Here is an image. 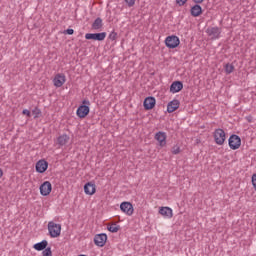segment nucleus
<instances>
[{
	"instance_id": "obj_32",
	"label": "nucleus",
	"mask_w": 256,
	"mask_h": 256,
	"mask_svg": "<svg viewBox=\"0 0 256 256\" xmlns=\"http://www.w3.org/2000/svg\"><path fill=\"white\" fill-rule=\"evenodd\" d=\"M252 185H253V187H254V189L256 191V174L252 175Z\"/></svg>"
},
{
	"instance_id": "obj_19",
	"label": "nucleus",
	"mask_w": 256,
	"mask_h": 256,
	"mask_svg": "<svg viewBox=\"0 0 256 256\" xmlns=\"http://www.w3.org/2000/svg\"><path fill=\"white\" fill-rule=\"evenodd\" d=\"M159 213L163 217H166V219H171L173 217V209L170 207H161Z\"/></svg>"
},
{
	"instance_id": "obj_33",
	"label": "nucleus",
	"mask_w": 256,
	"mask_h": 256,
	"mask_svg": "<svg viewBox=\"0 0 256 256\" xmlns=\"http://www.w3.org/2000/svg\"><path fill=\"white\" fill-rule=\"evenodd\" d=\"M22 115H26L27 117H31V111L27 110V109H24L22 111Z\"/></svg>"
},
{
	"instance_id": "obj_23",
	"label": "nucleus",
	"mask_w": 256,
	"mask_h": 256,
	"mask_svg": "<svg viewBox=\"0 0 256 256\" xmlns=\"http://www.w3.org/2000/svg\"><path fill=\"white\" fill-rule=\"evenodd\" d=\"M108 231H110V233H117L119 231V229H121V226L113 223L111 225L107 226Z\"/></svg>"
},
{
	"instance_id": "obj_21",
	"label": "nucleus",
	"mask_w": 256,
	"mask_h": 256,
	"mask_svg": "<svg viewBox=\"0 0 256 256\" xmlns=\"http://www.w3.org/2000/svg\"><path fill=\"white\" fill-rule=\"evenodd\" d=\"M69 135L67 134H62L57 138V143L60 147H63L69 143Z\"/></svg>"
},
{
	"instance_id": "obj_30",
	"label": "nucleus",
	"mask_w": 256,
	"mask_h": 256,
	"mask_svg": "<svg viewBox=\"0 0 256 256\" xmlns=\"http://www.w3.org/2000/svg\"><path fill=\"white\" fill-rule=\"evenodd\" d=\"M128 7H134L135 0H124Z\"/></svg>"
},
{
	"instance_id": "obj_1",
	"label": "nucleus",
	"mask_w": 256,
	"mask_h": 256,
	"mask_svg": "<svg viewBox=\"0 0 256 256\" xmlns=\"http://www.w3.org/2000/svg\"><path fill=\"white\" fill-rule=\"evenodd\" d=\"M82 103L83 104L77 108L76 115L80 119H85V117L89 115V105H91V102L89 100H83Z\"/></svg>"
},
{
	"instance_id": "obj_13",
	"label": "nucleus",
	"mask_w": 256,
	"mask_h": 256,
	"mask_svg": "<svg viewBox=\"0 0 256 256\" xmlns=\"http://www.w3.org/2000/svg\"><path fill=\"white\" fill-rule=\"evenodd\" d=\"M65 81H67L65 74H57L53 79L54 87H63Z\"/></svg>"
},
{
	"instance_id": "obj_8",
	"label": "nucleus",
	"mask_w": 256,
	"mask_h": 256,
	"mask_svg": "<svg viewBox=\"0 0 256 256\" xmlns=\"http://www.w3.org/2000/svg\"><path fill=\"white\" fill-rule=\"evenodd\" d=\"M154 139L159 143L160 147H165L167 145V132H157L154 136Z\"/></svg>"
},
{
	"instance_id": "obj_2",
	"label": "nucleus",
	"mask_w": 256,
	"mask_h": 256,
	"mask_svg": "<svg viewBox=\"0 0 256 256\" xmlns=\"http://www.w3.org/2000/svg\"><path fill=\"white\" fill-rule=\"evenodd\" d=\"M48 233L52 239L61 236V224H57L53 221L48 222Z\"/></svg>"
},
{
	"instance_id": "obj_22",
	"label": "nucleus",
	"mask_w": 256,
	"mask_h": 256,
	"mask_svg": "<svg viewBox=\"0 0 256 256\" xmlns=\"http://www.w3.org/2000/svg\"><path fill=\"white\" fill-rule=\"evenodd\" d=\"M102 28H103V19H101V17H98L92 23V29L99 30Z\"/></svg>"
},
{
	"instance_id": "obj_14",
	"label": "nucleus",
	"mask_w": 256,
	"mask_h": 256,
	"mask_svg": "<svg viewBox=\"0 0 256 256\" xmlns=\"http://www.w3.org/2000/svg\"><path fill=\"white\" fill-rule=\"evenodd\" d=\"M155 103H156L155 97L150 96V97L145 98L144 103H143L144 109L146 111H151V109H153V107H155Z\"/></svg>"
},
{
	"instance_id": "obj_5",
	"label": "nucleus",
	"mask_w": 256,
	"mask_h": 256,
	"mask_svg": "<svg viewBox=\"0 0 256 256\" xmlns=\"http://www.w3.org/2000/svg\"><path fill=\"white\" fill-rule=\"evenodd\" d=\"M228 145L233 151L239 149V147H241V137L236 134H232L228 139Z\"/></svg>"
},
{
	"instance_id": "obj_9",
	"label": "nucleus",
	"mask_w": 256,
	"mask_h": 256,
	"mask_svg": "<svg viewBox=\"0 0 256 256\" xmlns=\"http://www.w3.org/2000/svg\"><path fill=\"white\" fill-rule=\"evenodd\" d=\"M51 191H53V186L51 185V182L45 181L43 184L40 185V195H42L43 197H47V195H50Z\"/></svg>"
},
{
	"instance_id": "obj_11",
	"label": "nucleus",
	"mask_w": 256,
	"mask_h": 256,
	"mask_svg": "<svg viewBox=\"0 0 256 256\" xmlns=\"http://www.w3.org/2000/svg\"><path fill=\"white\" fill-rule=\"evenodd\" d=\"M35 169L37 173H45V171L49 169V162L45 159H41L36 163Z\"/></svg>"
},
{
	"instance_id": "obj_15",
	"label": "nucleus",
	"mask_w": 256,
	"mask_h": 256,
	"mask_svg": "<svg viewBox=\"0 0 256 256\" xmlns=\"http://www.w3.org/2000/svg\"><path fill=\"white\" fill-rule=\"evenodd\" d=\"M180 105H181V102L178 99H174L168 103L167 111L169 113H174V111H177V109H179Z\"/></svg>"
},
{
	"instance_id": "obj_29",
	"label": "nucleus",
	"mask_w": 256,
	"mask_h": 256,
	"mask_svg": "<svg viewBox=\"0 0 256 256\" xmlns=\"http://www.w3.org/2000/svg\"><path fill=\"white\" fill-rule=\"evenodd\" d=\"M73 33H75V30L71 28L64 30V35H73Z\"/></svg>"
},
{
	"instance_id": "obj_27",
	"label": "nucleus",
	"mask_w": 256,
	"mask_h": 256,
	"mask_svg": "<svg viewBox=\"0 0 256 256\" xmlns=\"http://www.w3.org/2000/svg\"><path fill=\"white\" fill-rule=\"evenodd\" d=\"M179 153H181V147H179L178 145H175L172 147V154L173 155H179Z\"/></svg>"
},
{
	"instance_id": "obj_4",
	"label": "nucleus",
	"mask_w": 256,
	"mask_h": 256,
	"mask_svg": "<svg viewBox=\"0 0 256 256\" xmlns=\"http://www.w3.org/2000/svg\"><path fill=\"white\" fill-rule=\"evenodd\" d=\"M181 43V40H179V37L172 35L168 36L165 39V45L168 47V49H176V47H179Z\"/></svg>"
},
{
	"instance_id": "obj_26",
	"label": "nucleus",
	"mask_w": 256,
	"mask_h": 256,
	"mask_svg": "<svg viewBox=\"0 0 256 256\" xmlns=\"http://www.w3.org/2000/svg\"><path fill=\"white\" fill-rule=\"evenodd\" d=\"M32 113L34 115V119H37L39 118V115H41V109H39L38 107L34 108L32 110Z\"/></svg>"
},
{
	"instance_id": "obj_24",
	"label": "nucleus",
	"mask_w": 256,
	"mask_h": 256,
	"mask_svg": "<svg viewBox=\"0 0 256 256\" xmlns=\"http://www.w3.org/2000/svg\"><path fill=\"white\" fill-rule=\"evenodd\" d=\"M224 69H225L227 75H231V73H233V71H235V66H233V64L228 63L224 66Z\"/></svg>"
},
{
	"instance_id": "obj_16",
	"label": "nucleus",
	"mask_w": 256,
	"mask_h": 256,
	"mask_svg": "<svg viewBox=\"0 0 256 256\" xmlns=\"http://www.w3.org/2000/svg\"><path fill=\"white\" fill-rule=\"evenodd\" d=\"M95 191H97V188L95 186V183L87 182L84 185V193L86 195H95Z\"/></svg>"
},
{
	"instance_id": "obj_34",
	"label": "nucleus",
	"mask_w": 256,
	"mask_h": 256,
	"mask_svg": "<svg viewBox=\"0 0 256 256\" xmlns=\"http://www.w3.org/2000/svg\"><path fill=\"white\" fill-rule=\"evenodd\" d=\"M203 1H205V0H193V2H194L196 5H201V3H203Z\"/></svg>"
},
{
	"instance_id": "obj_7",
	"label": "nucleus",
	"mask_w": 256,
	"mask_h": 256,
	"mask_svg": "<svg viewBox=\"0 0 256 256\" xmlns=\"http://www.w3.org/2000/svg\"><path fill=\"white\" fill-rule=\"evenodd\" d=\"M105 37H107V32L85 34V39L93 41H105Z\"/></svg>"
},
{
	"instance_id": "obj_3",
	"label": "nucleus",
	"mask_w": 256,
	"mask_h": 256,
	"mask_svg": "<svg viewBox=\"0 0 256 256\" xmlns=\"http://www.w3.org/2000/svg\"><path fill=\"white\" fill-rule=\"evenodd\" d=\"M213 137L216 145H223L225 143V140L227 139L225 135V130L221 128H218L214 131Z\"/></svg>"
},
{
	"instance_id": "obj_12",
	"label": "nucleus",
	"mask_w": 256,
	"mask_h": 256,
	"mask_svg": "<svg viewBox=\"0 0 256 256\" xmlns=\"http://www.w3.org/2000/svg\"><path fill=\"white\" fill-rule=\"evenodd\" d=\"M120 210L122 213H125L126 215H133V204H131V202H122L120 204Z\"/></svg>"
},
{
	"instance_id": "obj_10",
	"label": "nucleus",
	"mask_w": 256,
	"mask_h": 256,
	"mask_svg": "<svg viewBox=\"0 0 256 256\" xmlns=\"http://www.w3.org/2000/svg\"><path fill=\"white\" fill-rule=\"evenodd\" d=\"M94 243L97 245V247H105V243H107V234H96L94 236Z\"/></svg>"
},
{
	"instance_id": "obj_28",
	"label": "nucleus",
	"mask_w": 256,
	"mask_h": 256,
	"mask_svg": "<svg viewBox=\"0 0 256 256\" xmlns=\"http://www.w3.org/2000/svg\"><path fill=\"white\" fill-rule=\"evenodd\" d=\"M108 38L110 39V41H115V39H117V32L112 31V32L109 34Z\"/></svg>"
},
{
	"instance_id": "obj_20",
	"label": "nucleus",
	"mask_w": 256,
	"mask_h": 256,
	"mask_svg": "<svg viewBox=\"0 0 256 256\" xmlns=\"http://www.w3.org/2000/svg\"><path fill=\"white\" fill-rule=\"evenodd\" d=\"M47 245H49V242L47 240H42L41 242L34 244L33 249H35V251H44V249H47Z\"/></svg>"
},
{
	"instance_id": "obj_18",
	"label": "nucleus",
	"mask_w": 256,
	"mask_h": 256,
	"mask_svg": "<svg viewBox=\"0 0 256 256\" xmlns=\"http://www.w3.org/2000/svg\"><path fill=\"white\" fill-rule=\"evenodd\" d=\"M183 90V82L181 81H174L170 85V93H179V91Z\"/></svg>"
},
{
	"instance_id": "obj_17",
	"label": "nucleus",
	"mask_w": 256,
	"mask_h": 256,
	"mask_svg": "<svg viewBox=\"0 0 256 256\" xmlns=\"http://www.w3.org/2000/svg\"><path fill=\"white\" fill-rule=\"evenodd\" d=\"M190 15L192 17H200V15H203V8L199 4H195L190 9Z\"/></svg>"
},
{
	"instance_id": "obj_25",
	"label": "nucleus",
	"mask_w": 256,
	"mask_h": 256,
	"mask_svg": "<svg viewBox=\"0 0 256 256\" xmlns=\"http://www.w3.org/2000/svg\"><path fill=\"white\" fill-rule=\"evenodd\" d=\"M42 256H53V252L51 251V247H47L42 250Z\"/></svg>"
},
{
	"instance_id": "obj_31",
	"label": "nucleus",
	"mask_w": 256,
	"mask_h": 256,
	"mask_svg": "<svg viewBox=\"0 0 256 256\" xmlns=\"http://www.w3.org/2000/svg\"><path fill=\"white\" fill-rule=\"evenodd\" d=\"M177 5H179V7H183V5H185V3H187V0H176Z\"/></svg>"
},
{
	"instance_id": "obj_6",
	"label": "nucleus",
	"mask_w": 256,
	"mask_h": 256,
	"mask_svg": "<svg viewBox=\"0 0 256 256\" xmlns=\"http://www.w3.org/2000/svg\"><path fill=\"white\" fill-rule=\"evenodd\" d=\"M208 37H211L212 40H217L221 37V28L219 27H209L206 30Z\"/></svg>"
},
{
	"instance_id": "obj_35",
	"label": "nucleus",
	"mask_w": 256,
	"mask_h": 256,
	"mask_svg": "<svg viewBox=\"0 0 256 256\" xmlns=\"http://www.w3.org/2000/svg\"><path fill=\"white\" fill-rule=\"evenodd\" d=\"M3 177V170L0 168V178Z\"/></svg>"
}]
</instances>
